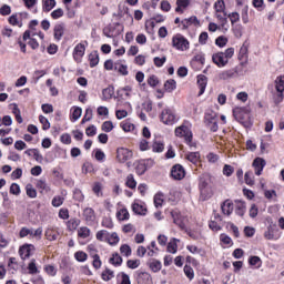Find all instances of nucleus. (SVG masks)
<instances>
[{
  "label": "nucleus",
  "mask_w": 284,
  "mask_h": 284,
  "mask_svg": "<svg viewBox=\"0 0 284 284\" xmlns=\"http://www.w3.org/2000/svg\"><path fill=\"white\" fill-rule=\"evenodd\" d=\"M234 57V48H227L225 51L216 52L212 55V61L217 68H225L230 63V59Z\"/></svg>",
  "instance_id": "f257e3e1"
},
{
  "label": "nucleus",
  "mask_w": 284,
  "mask_h": 284,
  "mask_svg": "<svg viewBox=\"0 0 284 284\" xmlns=\"http://www.w3.org/2000/svg\"><path fill=\"white\" fill-rule=\"evenodd\" d=\"M175 136L183 139L184 143H186L189 148H196V143L193 141L194 134L192 133V129L185 125V123L175 128Z\"/></svg>",
  "instance_id": "f03ea898"
},
{
  "label": "nucleus",
  "mask_w": 284,
  "mask_h": 284,
  "mask_svg": "<svg viewBox=\"0 0 284 284\" xmlns=\"http://www.w3.org/2000/svg\"><path fill=\"white\" fill-rule=\"evenodd\" d=\"M214 10H215V19H217L220 23V28L225 29V26H227V11L225 7V1L224 0L215 1Z\"/></svg>",
  "instance_id": "7ed1b4c3"
},
{
  "label": "nucleus",
  "mask_w": 284,
  "mask_h": 284,
  "mask_svg": "<svg viewBox=\"0 0 284 284\" xmlns=\"http://www.w3.org/2000/svg\"><path fill=\"white\" fill-rule=\"evenodd\" d=\"M171 44L178 52H187V50H190V40L181 33H176L172 37Z\"/></svg>",
  "instance_id": "20e7f679"
},
{
  "label": "nucleus",
  "mask_w": 284,
  "mask_h": 284,
  "mask_svg": "<svg viewBox=\"0 0 284 284\" xmlns=\"http://www.w3.org/2000/svg\"><path fill=\"white\" fill-rule=\"evenodd\" d=\"M102 32L108 39H116L123 32V24L119 22L110 23L103 28Z\"/></svg>",
  "instance_id": "39448f33"
},
{
  "label": "nucleus",
  "mask_w": 284,
  "mask_h": 284,
  "mask_svg": "<svg viewBox=\"0 0 284 284\" xmlns=\"http://www.w3.org/2000/svg\"><path fill=\"white\" fill-rule=\"evenodd\" d=\"M247 63L240 62L235 68L229 69L221 73V79H234V77H243L245 74Z\"/></svg>",
  "instance_id": "423d86ee"
},
{
  "label": "nucleus",
  "mask_w": 284,
  "mask_h": 284,
  "mask_svg": "<svg viewBox=\"0 0 284 284\" xmlns=\"http://www.w3.org/2000/svg\"><path fill=\"white\" fill-rule=\"evenodd\" d=\"M160 121L164 125H174V123L178 121L176 112L171 108L163 109L160 114Z\"/></svg>",
  "instance_id": "0eeeda50"
},
{
  "label": "nucleus",
  "mask_w": 284,
  "mask_h": 284,
  "mask_svg": "<svg viewBox=\"0 0 284 284\" xmlns=\"http://www.w3.org/2000/svg\"><path fill=\"white\" fill-rule=\"evenodd\" d=\"M88 48V40L81 41L78 43L72 52L73 61L75 63H82L83 62V57H85V50Z\"/></svg>",
  "instance_id": "6e6552de"
},
{
  "label": "nucleus",
  "mask_w": 284,
  "mask_h": 284,
  "mask_svg": "<svg viewBox=\"0 0 284 284\" xmlns=\"http://www.w3.org/2000/svg\"><path fill=\"white\" fill-rule=\"evenodd\" d=\"M275 90L277 92L274 102L276 103V105H278V103H283V99H284V75H278L275 79Z\"/></svg>",
  "instance_id": "1a4fd4ad"
},
{
  "label": "nucleus",
  "mask_w": 284,
  "mask_h": 284,
  "mask_svg": "<svg viewBox=\"0 0 284 284\" xmlns=\"http://www.w3.org/2000/svg\"><path fill=\"white\" fill-rule=\"evenodd\" d=\"M264 239H266V241H278V239H281L278 226L276 224H270L264 232Z\"/></svg>",
  "instance_id": "9d476101"
},
{
  "label": "nucleus",
  "mask_w": 284,
  "mask_h": 284,
  "mask_svg": "<svg viewBox=\"0 0 284 284\" xmlns=\"http://www.w3.org/2000/svg\"><path fill=\"white\" fill-rule=\"evenodd\" d=\"M133 153L132 150L128 148H118L116 150V160L119 163H125L132 159Z\"/></svg>",
  "instance_id": "9b49d317"
},
{
  "label": "nucleus",
  "mask_w": 284,
  "mask_h": 284,
  "mask_svg": "<svg viewBox=\"0 0 284 284\" xmlns=\"http://www.w3.org/2000/svg\"><path fill=\"white\" fill-rule=\"evenodd\" d=\"M185 176V168L181 164H175L171 168V179L173 181H183Z\"/></svg>",
  "instance_id": "f8f14e48"
},
{
  "label": "nucleus",
  "mask_w": 284,
  "mask_h": 284,
  "mask_svg": "<svg viewBox=\"0 0 284 284\" xmlns=\"http://www.w3.org/2000/svg\"><path fill=\"white\" fill-rule=\"evenodd\" d=\"M23 19H28V12L13 13L9 17L10 26H17L18 28H23Z\"/></svg>",
  "instance_id": "ddd939ff"
},
{
  "label": "nucleus",
  "mask_w": 284,
  "mask_h": 284,
  "mask_svg": "<svg viewBox=\"0 0 284 284\" xmlns=\"http://www.w3.org/2000/svg\"><path fill=\"white\" fill-rule=\"evenodd\" d=\"M34 245L33 244H23L19 248V255L22 258V261H26L27 258L31 257L32 254H34Z\"/></svg>",
  "instance_id": "4468645a"
},
{
  "label": "nucleus",
  "mask_w": 284,
  "mask_h": 284,
  "mask_svg": "<svg viewBox=\"0 0 284 284\" xmlns=\"http://www.w3.org/2000/svg\"><path fill=\"white\" fill-rule=\"evenodd\" d=\"M265 165H267V162L263 158H255L253 160L252 168H254L256 176H261V174H263V170H265Z\"/></svg>",
  "instance_id": "2eb2a0df"
},
{
  "label": "nucleus",
  "mask_w": 284,
  "mask_h": 284,
  "mask_svg": "<svg viewBox=\"0 0 284 284\" xmlns=\"http://www.w3.org/2000/svg\"><path fill=\"white\" fill-rule=\"evenodd\" d=\"M116 99H118V104L121 103V101H128L130 97H132V87L126 85L124 88H121L116 91Z\"/></svg>",
  "instance_id": "dca6fc26"
},
{
  "label": "nucleus",
  "mask_w": 284,
  "mask_h": 284,
  "mask_svg": "<svg viewBox=\"0 0 284 284\" xmlns=\"http://www.w3.org/2000/svg\"><path fill=\"white\" fill-rule=\"evenodd\" d=\"M221 212L224 216H232L234 212V202L230 199H226L221 203Z\"/></svg>",
  "instance_id": "f3484780"
},
{
  "label": "nucleus",
  "mask_w": 284,
  "mask_h": 284,
  "mask_svg": "<svg viewBox=\"0 0 284 284\" xmlns=\"http://www.w3.org/2000/svg\"><path fill=\"white\" fill-rule=\"evenodd\" d=\"M171 216L173 219V223L180 227V230H185V222L183 221V215H181V211L179 209L171 211Z\"/></svg>",
  "instance_id": "a211bd4d"
},
{
  "label": "nucleus",
  "mask_w": 284,
  "mask_h": 284,
  "mask_svg": "<svg viewBox=\"0 0 284 284\" xmlns=\"http://www.w3.org/2000/svg\"><path fill=\"white\" fill-rule=\"evenodd\" d=\"M186 161L195 165V168H201L203 164L201 163V152H189L185 154Z\"/></svg>",
  "instance_id": "6ab92c4d"
},
{
  "label": "nucleus",
  "mask_w": 284,
  "mask_h": 284,
  "mask_svg": "<svg viewBox=\"0 0 284 284\" xmlns=\"http://www.w3.org/2000/svg\"><path fill=\"white\" fill-rule=\"evenodd\" d=\"M34 37H39V39L43 41L45 39V33H43L42 31L37 32L32 29L26 30L22 36V41H28V39H34Z\"/></svg>",
  "instance_id": "aec40b11"
},
{
  "label": "nucleus",
  "mask_w": 284,
  "mask_h": 284,
  "mask_svg": "<svg viewBox=\"0 0 284 284\" xmlns=\"http://www.w3.org/2000/svg\"><path fill=\"white\" fill-rule=\"evenodd\" d=\"M65 34V23L59 22L53 28V38L55 41H61Z\"/></svg>",
  "instance_id": "412c9836"
},
{
  "label": "nucleus",
  "mask_w": 284,
  "mask_h": 284,
  "mask_svg": "<svg viewBox=\"0 0 284 284\" xmlns=\"http://www.w3.org/2000/svg\"><path fill=\"white\" fill-rule=\"evenodd\" d=\"M248 59H250V53H248V47L247 43L244 42L242 44V47L240 48L239 54H237V60L241 63H248Z\"/></svg>",
  "instance_id": "4be33fe9"
},
{
  "label": "nucleus",
  "mask_w": 284,
  "mask_h": 284,
  "mask_svg": "<svg viewBox=\"0 0 284 284\" xmlns=\"http://www.w3.org/2000/svg\"><path fill=\"white\" fill-rule=\"evenodd\" d=\"M82 216L87 223H94V221H97V213L92 207H85L82 212Z\"/></svg>",
  "instance_id": "5701e85b"
},
{
  "label": "nucleus",
  "mask_w": 284,
  "mask_h": 284,
  "mask_svg": "<svg viewBox=\"0 0 284 284\" xmlns=\"http://www.w3.org/2000/svg\"><path fill=\"white\" fill-rule=\"evenodd\" d=\"M132 212H134V214H139L140 216H145V214H148V207H145V204L143 203L134 202L132 204Z\"/></svg>",
  "instance_id": "b1692460"
},
{
  "label": "nucleus",
  "mask_w": 284,
  "mask_h": 284,
  "mask_svg": "<svg viewBox=\"0 0 284 284\" xmlns=\"http://www.w3.org/2000/svg\"><path fill=\"white\" fill-rule=\"evenodd\" d=\"M182 30H187V28L192 26H199V18L196 16H192L190 18L183 19L181 21Z\"/></svg>",
  "instance_id": "393cba45"
},
{
  "label": "nucleus",
  "mask_w": 284,
  "mask_h": 284,
  "mask_svg": "<svg viewBox=\"0 0 284 284\" xmlns=\"http://www.w3.org/2000/svg\"><path fill=\"white\" fill-rule=\"evenodd\" d=\"M197 85L200 88L199 97H202V94H205V89L207 88V77L204 74L197 75Z\"/></svg>",
  "instance_id": "a878e982"
},
{
  "label": "nucleus",
  "mask_w": 284,
  "mask_h": 284,
  "mask_svg": "<svg viewBox=\"0 0 284 284\" xmlns=\"http://www.w3.org/2000/svg\"><path fill=\"white\" fill-rule=\"evenodd\" d=\"M235 214L237 216H245V212L247 210V206L245 205V202L242 200H235Z\"/></svg>",
  "instance_id": "bb28decb"
},
{
  "label": "nucleus",
  "mask_w": 284,
  "mask_h": 284,
  "mask_svg": "<svg viewBox=\"0 0 284 284\" xmlns=\"http://www.w3.org/2000/svg\"><path fill=\"white\" fill-rule=\"evenodd\" d=\"M136 281L139 284H150L152 283V275L148 272H141L138 274Z\"/></svg>",
  "instance_id": "cd10ccee"
},
{
  "label": "nucleus",
  "mask_w": 284,
  "mask_h": 284,
  "mask_svg": "<svg viewBox=\"0 0 284 284\" xmlns=\"http://www.w3.org/2000/svg\"><path fill=\"white\" fill-rule=\"evenodd\" d=\"M151 150L154 153L161 154V152H163L165 150V142H163L161 140H154L151 145Z\"/></svg>",
  "instance_id": "c85d7f7f"
},
{
  "label": "nucleus",
  "mask_w": 284,
  "mask_h": 284,
  "mask_svg": "<svg viewBox=\"0 0 284 284\" xmlns=\"http://www.w3.org/2000/svg\"><path fill=\"white\" fill-rule=\"evenodd\" d=\"M44 236L47 241H57L59 239V231L53 227H49L45 230Z\"/></svg>",
  "instance_id": "c756f323"
},
{
  "label": "nucleus",
  "mask_w": 284,
  "mask_h": 284,
  "mask_svg": "<svg viewBox=\"0 0 284 284\" xmlns=\"http://www.w3.org/2000/svg\"><path fill=\"white\" fill-rule=\"evenodd\" d=\"M109 263L110 265H114V267H121V265H123V257H121L119 253H113L109 258Z\"/></svg>",
  "instance_id": "7c9ffc66"
},
{
  "label": "nucleus",
  "mask_w": 284,
  "mask_h": 284,
  "mask_svg": "<svg viewBox=\"0 0 284 284\" xmlns=\"http://www.w3.org/2000/svg\"><path fill=\"white\" fill-rule=\"evenodd\" d=\"M114 97V85H109L102 90V101H110Z\"/></svg>",
  "instance_id": "2f4dec72"
},
{
  "label": "nucleus",
  "mask_w": 284,
  "mask_h": 284,
  "mask_svg": "<svg viewBox=\"0 0 284 284\" xmlns=\"http://www.w3.org/2000/svg\"><path fill=\"white\" fill-rule=\"evenodd\" d=\"M116 284H132L130 281V275L125 272H120L116 274Z\"/></svg>",
  "instance_id": "473e14b6"
},
{
  "label": "nucleus",
  "mask_w": 284,
  "mask_h": 284,
  "mask_svg": "<svg viewBox=\"0 0 284 284\" xmlns=\"http://www.w3.org/2000/svg\"><path fill=\"white\" fill-rule=\"evenodd\" d=\"M79 225H81V220H79L77 217H72L67 222V230L69 232H74V230H77V227H79Z\"/></svg>",
  "instance_id": "72a5a7b5"
},
{
  "label": "nucleus",
  "mask_w": 284,
  "mask_h": 284,
  "mask_svg": "<svg viewBox=\"0 0 284 284\" xmlns=\"http://www.w3.org/2000/svg\"><path fill=\"white\" fill-rule=\"evenodd\" d=\"M114 70L122 77H128V74H130V71H128V65L122 64L121 62L114 63Z\"/></svg>",
  "instance_id": "f704fd0d"
},
{
  "label": "nucleus",
  "mask_w": 284,
  "mask_h": 284,
  "mask_svg": "<svg viewBox=\"0 0 284 284\" xmlns=\"http://www.w3.org/2000/svg\"><path fill=\"white\" fill-rule=\"evenodd\" d=\"M89 65L90 68H97L99 65V51H92L89 54Z\"/></svg>",
  "instance_id": "c9c22d12"
},
{
  "label": "nucleus",
  "mask_w": 284,
  "mask_h": 284,
  "mask_svg": "<svg viewBox=\"0 0 284 284\" xmlns=\"http://www.w3.org/2000/svg\"><path fill=\"white\" fill-rule=\"evenodd\" d=\"M190 6V0H176L175 12L183 14V10Z\"/></svg>",
  "instance_id": "e433bc0d"
},
{
  "label": "nucleus",
  "mask_w": 284,
  "mask_h": 284,
  "mask_svg": "<svg viewBox=\"0 0 284 284\" xmlns=\"http://www.w3.org/2000/svg\"><path fill=\"white\" fill-rule=\"evenodd\" d=\"M179 240L176 237H173L170 243L166 246L168 252H170V254H176V252H179Z\"/></svg>",
  "instance_id": "4c0bfd02"
},
{
  "label": "nucleus",
  "mask_w": 284,
  "mask_h": 284,
  "mask_svg": "<svg viewBox=\"0 0 284 284\" xmlns=\"http://www.w3.org/2000/svg\"><path fill=\"white\" fill-rule=\"evenodd\" d=\"M191 65L192 68H194V65H199L200 68H203V65H205V55L196 54L191 61Z\"/></svg>",
  "instance_id": "58836bf2"
},
{
  "label": "nucleus",
  "mask_w": 284,
  "mask_h": 284,
  "mask_svg": "<svg viewBox=\"0 0 284 284\" xmlns=\"http://www.w3.org/2000/svg\"><path fill=\"white\" fill-rule=\"evenodd\" d=\"M148 266H149L150 270L153 271L154 273L161 272V267H163V265L161 264V261H159V260H150V261L148 262Z\"/></svg>",
  "instance_id": "ea45409f"
},
{
  "label": "nucleus",
  "mask_w": 284,
  "mask_h": 284,
  "mask_svg": "<svg viewBox=\"0 0 284 284\" xmlns=\"http://www.w3.org/2000/svg\"><path fill=\"white\" fill-rule=\"evenodd\" d=\"M121 241V237H119V233L118 232H112L109 234V239H106V243L109 245H119V242Z\"/></svg>",
  "instance_id": "a19ab883"
},
{
  "label": "nucleus",
  "mask_w": 284,
  "mask_h": 284,
  "mask_svg": "<svg viewBox=\"0 0 284 284\" xmlns=\"http://www.w3.org/2000/svg\"><path fill=\"white\" fill-rule=\"evenodd\" d=\"M110 236V232H108L106 230H100L95 233V239L97 241H100L101 243H106L108 239Z\"/></svg>",
  "instance_id": "79ce46f5"
},
{
  "label": "nucleus",
  "mask_w": 284,
  "mask_h": 284,
  "mask_svg": "<svg viewBox=\"0 0 284 284\" xmlns=\"http://www.w3.org/2000/svg\"><path fill=\"white\" fill-rule=\"evenodd\" d=\"M116 219L118 221H130V212L128 209H120L116 212Z\"/></svg>",
  "instance_id": "37998d69"
},
{
  "label": "nucleus",
  "mask_w": 284,
  "mask_h": 284,
  "mask_svg": "<svg viewBox=\"0 0 284 284\" xmlns=\"http://www.w3.org/2000/svg\"><path fill=\"white\" fill-rule=\"evenodd\" d=\"M54 6H57V0H43L42 1V10L43 12H50Z\"/></svg>",
  "instance_id": "c03bdc74"
},
{
  "label": "nucleus",
  "mask_w": 284,
  "mask_h": 284,
  "mask_svg": "<svg viewBox=\"0 0 284 284\" xmlns=\"http://www.w3.org/2000/svg\"><path fill=\"white\" fill-rule=\"evenodd\" d=\"M230 19L231 26H236L241 21V14L239 12L226 13V20Z\"/></svg>",
  "instance_id": "a18cd8bd"
},
{
  "label": "nucleus",
  "mask_w": 284,
  "mask_h": 284,
  "mask_svg": "<svg viewBox=\"0 0 284 284\" xmlns=\"http://www.w3.org/2000/svg\"><path fill=\"white\" fill-rule=\"evenodd\" d=\"M101 278L102 281H105L106 283L109 281H112V278H114V271L110 270V268H105L104 271H102L101 273Z\"/></svg>",
  "instance_id": "49530a36"
},
{
  "label": "nucleus",
  "mask_w": 284,
  "mask_h": 284,
  "mask_svg": "<svg viewBox=\"0 0 284 284\" xmlns=\"http://www.w3.org/2000/svg\"><path fill=\"white\" fill-rule=\"evenodd\" d=\"M164 90L165 92H174V90H176V80L174 79L166 80L164 83Z\"/></svg>",
  "instance_id": "de8ad7c7"
},
{
  "label": "nucleus",
  "mask_w": 284,
  "mask_h": 284,
  "mask_svg": "<svg viewBox=\"0 0 284 284\" xmlns=\"http://www.w3.org/2000/svg\"><path fill=\"white\" fill-rule=\"evenodd\" d=\"M101 226L106 230H114V222L112 221V217L104 216L102 219Z\"/></svg>",
  "instance_id": "09e8293b"
},
{
  "label": "nucleus",
  "mask_w": 284,
  "mask_h": 284,
  "mask_svg": "<svg viewBox=\"0 0 284 284\" xmlns=\"http://www.w3.org/2000/svg\"><path fill=\"white\" fill-rule=\"evenodd\" d=\"M125 186L130 190H136V180H134V174H129L126 176Z\"/></svg>",
  "instance_id": "8fccbe9b"
},
{
  "label": "nucleus",
  "mask_w": 284,
  "mask_h": 284,
  "mask_svg": "<svg viewBox=\"0 0 284 284\" xmlns=\"http://www.w3.org/2000/svg\"><path fill=\"white\" fill-rule=\"evenodd\" d=\"M90 234H92V232L90 231V229H88V226H81L78 230L79 239H89Z\"/></svg>",
  "instance_id": "3c124183"
},
{
  "label": "nucleus",
  "mask_w": 284,
  "mask_h": 284,
  "mask_svg": "<svg viewBox=\"0 0 284 284\" xmlns=\"http://www.w3.org/2000/svg\"><path fill=\"white\" fill-rule=\"evenodd\" d=\"M36 187H38V190H41V192H50V185H48V182H45V180H38Z\"/></svg>",
  "instance_id": "603ef678"
},
{
  "label": "nucleus",
  "mask_w": 284,
  "mask_h": 284,
  "mask_svg": "<svg viewBox=\"0 0 284 284\" xmlns=\"http://www.w3.org/2000/svg\"><path fill=\"white\" fill-rule=\"evenodd\" d=\"M74 258L78 261V263H85V261H88V253L83 251H77L74 253Z\"/></svg>",
  "instance_id": "864d4df0"
},
{
  "label": "nucleus",
  "mask_w": 284,
  "mask_h": 284,
  "mask_svg": "<svg viewBox=\"0 0 284 284\" xmlns=\"http://www.w3.org/2000/svg\"><path fill=\"white\" fill-rule=\"evenodd\" d=\"M135 172L139 176H143V174L148 172V165H145V162H139L135 166Z\"/></svg>",
  "instance_id": "5fc2aeb1"
},
{
  "label": "nucleus",
  "mask_w": 284,
  "mask_h": 284,
  "mask_svg": "<svg viewBox=\"0 0 284 284\" xmlns=\"http://www.w3.org/2000/svg\"><path fill=\"white\" fill-rule=\"evenodd\" d=\"M120 128H122L124 132H132L134 130V124H132L130 120H124L120 123Z\"/></svg>",
  "instance_id": "6e6d98bb"
},
{
  "label": "nucleus",
  "mask_w": 284,
  "mask_h": 284,
  "mask_svg": "<svg viewBox=\"0 0 284 284\" xmlns=\"http://www.w3.org/2000/svg\"><path fill=\"white\" fill-rule=\"evenodd\" d=\"M120 253L122 254V256H125L128 258L129 256H132V247H130V245L128 244H122L120 246Z\"/></svg>",
  "instance_id": "4d7b16f0"
},
{
  "label": "nucleus",
  "mask_w": 284,
  "mask_h": 284,
  "mask_svg": "<svg viewBox=\"0 0 284 284\" xmlns=\"http://www.w3.org/2000/svg\"><path fill=\"white\" fill-rule=\"evenodd\" d=\"M64 202H65V197H63L61 195H55L52 199L51 204L53 207H61V205H63Z\"/></svg>",
  "instance_id": "13d9d810"
},
{
  "label": "nucleus",
  "mask_w": 284,
  "mask_h": 284,
  "mask_svg": "<svg viewBox=\"0 0 284 284\" xmlns=\"http://www.w3.org/2000/svg\"><path fill=\"white\" fill-rule=\"evenodd\" d=\"M163 193H158L154 195V205L155 207H163V203H165V200L163 199Z\"/></svg>",
  "instance_id": "bf43d9fd"
},
{
  "label": "nucleus",
  "mask_w": 284,
  "mask_h": 284,
  "mask_svg": "<svg viewBox=\"0 0 284 284\" xmlns=\"http://www.w3.org/2000/svg\"><path fill=\"white\" fill-rule=\"evenodd\" d=\"M165 21V17L163 14H156L155 17L151 18L150 26L151 28H155L156 23H163Z\"/></svg>",
  "instance_id": "052dcab7"
},
{
  "label": "nucleus",
  "mask_w": 284,
  "mask_h": 284,
  "mask_svg": "<svg viewBox=\"0 0 284 284\" xmlns=\"http://www.w3.org/2000/svg\"><path fill=\"white\" fill-rule=\"evenodd\" d=\"M83 174H92L94 172V164L91 162H84L82 165Z\"/></svg>",
  "instance_id": "680f3d73"
},
{
  "label": "nucleus",
  "mask_w": 284,
  "mask_h": 284,
  "mask_svg": "<svg viewBox=\"0 0 284 284\" xmlns=\"http://www.w3.org/2000/svg\"><path fill=\"white\" fill-rule=\"evenodd\" d=\"M81 114H83V110L80 106L73 108L71 121H79Z\"/></svg>",
  "instance_id": "e2e57ef3"
},
{
  "label": "nucleus",
  "mask_w": 284,
  "mask_h": 284,
  "mask_svg": "<svg viewBox=\"0 0 284 284\" xmlns=\"http://www.w3.org/2000/svg\"><path fill=\"white\" fill-rule=\"evenodd\" d=\"M184 274L189 281H194V268L190 265L184 266Z\"/></svg>",
  "instance_id": "0e129e2a"
},
{
  "label": "nucleus",
  "mask_w": 284,
  "mask_h": 284,
  "mask_svg": "<svg viewBox=\"0 0 284 284\" xmlns=\"http://www.w3.org/2000/svg\"><path fill=\"white\" fill-rule=\"evenodd\" d=\"M220 241L223 243V245H234V242H232V237L230 235L222 233L220 234Z\"/></svg>",
  "instance_id": "69168bd1"
},
{
  "label": "nucleus",
  "mask_w": 284,
  "mask_h": 284,
  "mask_svg": "<svg viewBox=\"0 0 284 284\" xmlns=\"http://www.w3.org/2000/svg\"><path fill=\"white\" fill-rule=\"evenodd\" d=\"M29 274H39V268L37 267V260H31L28 265Z\"/></svg>",
  "instance_id": "338daca9"
},
{
  "label": "nucleus",
  "mask_w": 284,
  "mask_h": 284,
  "mask_svg": "<svg viewBox=\"0 0 284 284\" xmlns=\"http://www.w3.org/2000/svg\"><path fill=\"white\" fill-rule=\"evenodd\" d=\"M102 132H112L114 130V124L112 121H104L101 126Z\"/></svg>",
  "instance_id": "774afa93"
}]
</instances>
